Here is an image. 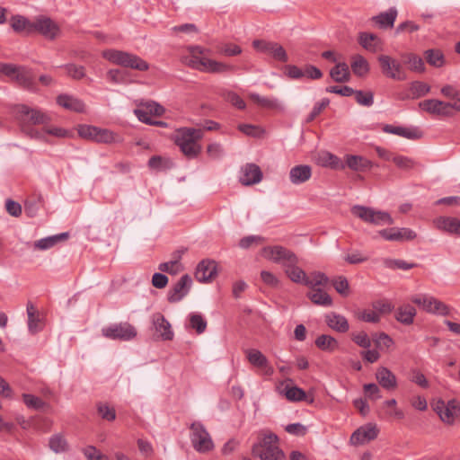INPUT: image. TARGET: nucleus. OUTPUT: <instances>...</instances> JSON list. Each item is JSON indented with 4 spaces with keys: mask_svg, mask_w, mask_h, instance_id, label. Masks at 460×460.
<instances>
[{
    "mask_svg": "<svg viewBox=\"0 0 460 460\" xmlns=\"http://www.w3.org/2000/svg\"><path fill=\"white\" fill-rule=\"evenodd\" d=\"M17 111L22 131L32 138L43 139L45 137L44 134L31 128L29 125H47L50 121V118L41 111L31 109L24 104L19 105Z\"/></svg>",
    "mask_w": 460,
    "mask_h": 460,
    "instance_id": "obj_1",
    "label": "nucleus"
},
{
    "mask_svg": "<svg viewBox=\"0 0 460 460\" xmlns=\"http://www.w3.org/2000/svg\"><path fill=\"white\" fill-rule=\"evenodd\" d=\"M279 438L271 432L264 433L261 440L252 447V454L261 460H285V453L278 446Z\"/></svg>",
    "mask_w": 460,
    "mask_h": 460,
    "instance_id": "obj_2",
    "label": "nucleus"
},
{
    "mask_svg": "<svg viewBox=\"0 0 460 460\" xmlns=\"http://www.w3.org/2000/svg\"><path fill=\"white\" fill-rule=\"evenodd\" d=\"M203 137L201 129L181 128L175 132V144L188 158H195L201 151L198 141Z\"/></svg>",
    "mask_w": 460,
    "mask_h": 460,
    "instance_id": "obj_3",
    "label": "nucleus"
},
{
    "mask_svg": "<svg viewBox=\"0 0 460 460\" xmlns=\"http://www.w3.org/2000/svg\"><path fill=\"white\" fill-rule=\"evenodd\" d=\"M102 57L108 61L131 69L138 71H146L149 65L140 57L122 50L106 49L102 52Z\"/></svg>",
    "mask_w": 460,
    "mask_h": 460,
    "instance_id": "obj_4",
    "label": "nucleus"
},
{
    "mask_svg": "<svg viewBox=\"0 0 460 460\" xmlns=\"http://www.w3.org/2000/svg\"><path fill=\"white\" fill-rule=\"evenodd\" d=\"M351 213L360 218L362 221L375 226L394 224V219L389 213L385 211L376 210L369 207L355 205L351 208Z\"/></svg>",
    "mask_w": 460,
    "mask_h": 460,
    "instance_id": "obj_5",
    "label": "nucleus"
},
{
    "mask_svg": "<svg viewBox=\"0 0 460 460\" xmlns=\"http://www.w3.org/2000/svg\"><path fill=\"white\" fill-rule=\"evenodd\" d=\"M262 255L267 260L280 264L284 269L299 262V259L295 252L281 245L264 247Z\"/></svg>",
    "mask_w": 460,
    "mask_h": 460,
    "instance_id": "obj_6",
    "label": "nucleus"
},
{
    "mask_svg": "<svg viewBox=\"0 0 460 460\" xmlns=\"http://www.w3.org/2000/svg\"><path fill=\"white\" fill-rule=\"evenodd\" d=\"M190 441L194 449L199 453H208L214 448V443L209 433L202 423L193 422L190 427Z\"/></svg>",
    "mask_w": 460,
    "mask_h": 460,
    "instance_id": "obj_7",
    "label": "nucleus"
},
{
    "mask_svg": "<svg viewBox=\"0 0 460 460\" xmlns=\"http://www.w3.org/2000/svg\"><path fill=\"white\" fill-rule=\"evenodd\" d=\"M378 62L382 73L386 77L397 81H404L407 78L406 72L399 60L388 55H381L378 57Z\"/></svg>",
    "mask_w": 460,
    "mask_h": 460,
    "instance_id": "obj_8",
    "label": "nucleus"
},
{
    "mask_svg": "<svg viewBox=\"0 0 460 460\" xmlns=\"http://www.w3.org/2000/svg\"><path fill=\"white\" fill-rule=\"evenodd\" d=\"M102 335L111 340L130 341L137 334V329L128 322L111 324L102 330Z\"/></svg>",
    "mask_w": 460,
    "mask_h": 460,
    "instance_id": "obj_9",
    "label": "nucleus"
},
{
    "mask_svg": "<svg viewBox=\"0 0 460 460\" xmlns=\"http://www.w3.org/2000/svg\"><path fill=\"white\" fill-rule=\"evenodd\" d=\"M252 46L257 51L270 55L278 61L287 62L288 60L286 50L277 42L256 40L252 42Z\"/></svg>",
    "mask_w": 460,
    "mask_h": 460,
    "instance_id": "obj_10",
    "label": "nucleus"
},
{
    "mask_svg": "<svg viewBox=\"0 0 460 460\" xmlns=\"http://www.w3.org/2000/svg\"><path fill=\"white\" fill-rule=\"evenodd\" d=\"M10 79L26 90L32 92L36 91L34 73L32 69L27 66L15 65L14 72Z\"/></svg>",
    "mask_w": 460,
    "mask_h": 460,
    "instance_id": "obj_11",
    "label": "nucleus"
},
{
    "mask_svg": "<svg viewBox=\"0 0 460 460\" xmlns=\"http://www.w3.org/2000/svg\"><path fill=\"white\" fill-rule=\"evenodd\" d=\"M292 379L288 378L285 383H282L278 387L279 394H283L289 402L305 401L308 403H313L314 398L308 399L305 392L296 385H292Z\"/></svg>",
    "mask_w": 460,
    "mask_h": 460,
    "instance_id": "obj_12",
    "label": "nucleus"
},
{
    "mask_svg": "<svg viewBox=\"0 0 460 460\" xmlns=\"http://www.w3.org/2000/svg\"><path fill=\"white\" fill-rule=\"evenodd\" d=\"M59 27L50 18L40 16L33 21V33L38 32L48 40H54L59 34Z\"/></svg>",
    "mask_w": 460,
    "mask_h": 460,
    "instance_id": "obj_13",
    "label": "nucleus"
},
{
    "mask_svg": "<svg viewBox=\"0 0 460 460\" xmlns=\"http://www.w3.org/2000/svg\"><path fill=\"white\" fill-rule=\"evenodd\" d=\"M436 411L440 420L447 424H453L460 417V404L456 400H450L447 404L444 402H438Z\"/></svg>",
    "mask_w": 460,
    "mask_h": 460,
    "instance_id": "obj_14",
    "label": "nucleus"
},
{
    "mask_svg": "<svg viewBox=\"0 0 460 460\" xmlns=\"http://www.w3.org/2000/svg\"><path fill=\"white\" fill-rule=\"evenodd\" d=\"M419 107L428 113L438 116H450L453 110L451 102L438 99L424 100L419 103Z\"/></svg>",
    "mask_w": 460,
    "mask_h": 460,
    "instance_id": "obj_15",
    "label": "nucleus"
},
{
    "mask_svg": "<svg viewBox=\"0 0 460 460\" xmlns=\"http://www.w3.org/2000/svg\"><path fill=\"white\" fill-rule=\"evenodd\" d=\"M192 279L188 274H184L171 288L168 293V301L170 303H177L181 301L190 291Z\"/></svg>",
    "mask_w": 460,
    "mask_h": 460,
    "instance_id": "obj_16",
    "label": "nucleus"
},
{
    "mask_svg": "<svg viewBox=\"0 0 460 460\" xmlns=\"http://www.w3.org/2000/svg\"><path fill=\"white\" fill-rule=\"evenodd\" d=\"M379 234L386 241H411L416 238V233L406 227H392L379 231Z\"/></svg>",
    "mask_w": 460,
    "mask_h": 460,
    "instance_id": "obj_17",
    "label": "nucleus"
},
{
    "mask_svg": "<svg viewBox=\"0 0 460 460\" xmlns=\"http://www.w3.org/2000/svg\"><path fill=\"white\" fill-rule=\"evenodd\" d=\"M217 274V265L215 261L202 260L197 266L195 278L199 282H209Z\"/></svg>",
    "mask_w": 460,
    "mask_h": 460,
    "instance_id": "obj_18",
    "label": "nucleus"
},
{
    "mask_svg": "<svg viewBox=\"0 0 460 460\" xmlns=\"http://www.w3.org/2000/svg\"><path fill=\"white\" fill-rule=\"evenodd\" d=\"M383 131L388 134L397 135L399 137L411 140L420 139L423 136L422 131L417 127H402L385 124L383 127Z\"/></svg>",
    "mask_w": 460,
    "mask_h": 460,
    "instance_id": "obj_19",
    "label": "nucleus"
},
{
    "mask_svg": "<svg viewBox=\"0 0 460 460\" xmlns=\"http://www.w3.org/2000/svg\"><path fill=\"white\" fill-rule=\"evenodd\" d=\"M262 180V172L255 164H246L242 167L240 182L244 186L259 183Z\"/></svg>",
    "mask_w": 460,
    "mask_h": 460,
    "instance_id": "obj_20",
    "label": "nucleus"
},
{
    "mask_svg": "<svg viewBox=\"0 0 460 460\" xmlns=\"http://www.w3.org/2000/svg\"><path fill=\"white\" fill-rule=\"evenodd\" d=\"M378 435V429L376 425L367 424L355 430L351 437L350 442L353 445H362L366 442L375 439Z\"/></svg>",
    "mask_w": 460,
    "mask_h": 460,
    "instance_id": "obj_21",
    "label": "nucleus"
},
{
    "mask_svg": "<svg viewBox=\"0 0 460 460\" xmlns=\"http://www.w3.org/2000/svg\"><path fill=\"white\" fill-rule=\"evenodd\" d=\"M435 227L440 231L460 236V219L454 217H438L434 219Z\"/></svg>",
    "mask_w": 460,
    "mask_h": 460,
    "instance_id": "obj_22",
    "label": "nucleus"
},
{
    "mask_svg": "<svg viewBox=\"0 0 460 460\" xmlns=\"http://www.w3.org/2000/svg\"><path fill=\"white\" fill-rule=\"evenodd\" d=\"M152 323L155 326V332L159 333L164 341H172L173 338V332L170 323L161 313H156L152 316Z\"/></svg>",
    "mask_w": 460,
    "mask_h": 460,
    "instance_id": "obj_23",
    "label": "nucleus"
},
{
    "mask_svg": "<svg viewBox=\"0 0 460 460\" xmlns=\"http://www.w3.org/2000/svg\"><path fill=\"white\" fill-rule=\"evenodd\" d=\"M376 379L384 389L392 391L397 387L396 376L387 367H379L376 372Z\"/></svg>",
    "mask_w": 460,
    "mask_h": 460,
    "instance_id": "obj_24",
    "label": "nucleus"
},
{
    "mask_svg": "<svg viewBox=\"0 0 460 460\" xmlns=\"http://www.w3.org/2000/svg\"><path fill=\"white\" fill-rule=\"evenodd\" d=\"M248 361L254 367L262 368L264 374L270 376L273 368L269 365L267 358L258 349H249L245 351Z\"/></svg>",
    "mask_w": 460,
    "mask_h": 460,
    "instance_id": "obj_25",
    "label": "nucleus"
},
{
    "mask_svg": "<svg viewBox=\"0 0 460 460\" xmlns=\"http://www.w3.org/2000/svg\"><path fill=\"white\" fill-rule=\"evenodd\" d=\"M312 177V167L308 164H298L289 171V181L294 185H300Z\"/></svg>",
    "mask_w": 460,
    "mask_h": 460,
    "instance_id": "obj_26",
    "label": "nucleus"
},
{
    "mask_svg": "<svg viewBox=\"0 0 460 460\" xmlns=\"http://www.w3.org/2000/svg\"><path fill=\"white\" fill-rule=\"evenodd\" d=\"M345 166L352 171L365 172L373 167V163L361 155H346L344 157Z\"/></svg>",
    "mask_w": 460,
    "mask_h": 460,
    "instance_id": "obj_27",
    "label": "nucleus"
},
{
    "mask_svg": "<svg viewBox=\"0 0 460 460\" xmlns=\"http://www.w3.org/2000/svg\"><path fill=\"white\" fill-rule=\"evenodd\" d=\"M358 40L363 49L372 53L379 51L382 48V40L374 33L359 32Z\"/></svg>",
    "mask_w": 460,
    "mask_h": 460,
    "instance_id": "obj_28",
    "label": "nucleus"
},
{
    "mask_svg": "<svg viewBox=\"0 0 460 460\" xmlns=\"http://www.w3.org/2000/svg\"><path fill=\"white\" fill-rule=\"evenodd\" d=\"M200 70L201 72L206 73H227L234 70V66L231 65H227L222 62L216 61L214 59H210L208 58L203 57L202 62L200 63Z\"/></svg>",
    "mask_w": 460,
    "mask_h": 460,
    "instance_id": "obj_29",
    "label": "nucleus"
},
{
    "mask_svg": "<svg viewBox=\"0 0 460 460\" xmlns=\"http://www.w3.org/2000/svg\"><path fill=\"white\" fill-rule=\"evenodd\" d=\"M57 102L61 107L76 111H84L85 105L83 101L68 94H60L57 97Z\"/></svg>",
    "mask_w": 460,
    "mask_h": 460,
    "instance_id": "obj_30",
    "label": "nucleus"
},
{
    "mask_svg": "<svg viewBox=\"0 0 460 460\" xmlns=\"http://www.w3.org/2000/svg\"><path fill=\"white\" fill-rule=\"evenodd\" d=\"M11 27L15 32L25 35L33 34V22L22 15H13L10 20Z\"/></svg>",
    "mask_w": 460,
    "mask_h": 460,
    "instance_id": "obj_31",
    "label": "nucleus"
},
{
    "mask_svg": "<svg viewBox=\"0 0 460 460\" xmlns=\"http://www.w3.org/2000/svg\"><path fill=\"white\" fill-rule=\"evenodd\" d=\"M397 17V10L394 7L390 8L388 11L379 13L378 15L373 16L372 21L380 28V29H389L392 28L394 24V22Z\"/></svg>",
    "mask_w": 460,
    "mask_h": 460,
    "instance_id": "obj_32",
    "label": "nucleus"
},
{
    "mask_svg": "<svg viewBox=\"0 0 460 460\" xmlns=\"http://www.w3.org/2000/svg\"><path fill=\"white\" fill-rule=\"evenodd\" d=\"M306 296L316 305L328 307L332 305L331 296L321 288H311Z\"/></svg>",
    "mask_w": 460,
    "mask_h": 460,
    "instance_id": "obj_33",
    "label": "nucleus"
},
{
    "mask_svg": "<svg viewBox=\"0 0 460 460\" xmlns=\"http://www.w3.org/2000/svg\"><path fill=\"white\" fill-rule=\"evenodd\" d=\"M330 76L337 83L349 82L350 79V72L349 66L344 62H339L330 71Z\"/></svg>",
    "mask_w": 460,
    "mask_h": 460,
    "instance_id": "obj_34",
    "label": "nucleus"
},
{
    "mask_svg": "<svg viewBox=\"0 0 460 460\" xmlns=\"http://www.w3.org/2000/svg\"><path fill=\"white\" fill-rule=\"evenodd\" d=\"M326 323L329 327L339 332H346L349 328L346 317L335 313H332L326 316Z\"/></svg>",
    "mask_w": 460,
    "mask_h": 460,
    "instance_id": "obj_35",
    "label": "nucleus"
},
{
    "mask_svg": "<svg viewBox=\"0 0 460 460\" xmlns=\"http://www.w3.org/2000/svg\"><path fill=\"white\" fill-rule=\"evenodd\" d=\"M68 238V233H61L58 234L41 238L35 242L34 247L39 250H47L56 245L60 241H65Z\"/></svg>",
    "mask_w": 460,
    "mask_h": 460,
    "instance_id": "obj_36",
    "label": "nucleus"
},
{
    "mask_svg": "<svg viewBox=\"0 0 460 460\" xmlns=\"http://www.w3.org/2000/svg\"><path fill=\"white\" fill-rule=\"evenodd\" d=\"M350 66L352 72L359 77L365 76L369 72V64L361 55L352 57Z\"/></svg>",
    "mask_w": 460,
    "mask_h": 460,
    "instance_id": "obj_37",
    "label": "nucleus"
},
{
    "mask_svg": "<svg viewBox=\"0 0 460 460\" xmlns=\"http://www.w3.org/2000/svg\"><path fill=\"white\" fill-rule=\"evenodd\" d=\"M49 447L56 454L65 453L69 449L66 439L60 433L54 434L49 438Z\"/></svg>",
    "mask_w": 460,
    "mask_h": 460,
    "instance_id": "obj_38",
    "label": "nucleus"
},
{
    "mask_svg": "<svg viewBox=\"0 0 460 460\" xmlns=\"http://www.w3.org/2000/svg\"><path fill=\"white\" fill-rule=\"evenodd\" d=\"M329 283V278L321 271L311 272L307 276L305 286L310 288L325 287Z\"/></svg>",
    "mask_w": 460,
    "mask_h": 460,
    "instance_id": "obj_39",
    "label": "nucleus"
},
{
    "mask_svg": "<svg viewBox=\"0 0 460 460\" xmlns=\"http://www.w3.org/2000/svg\"><path fill=\"white\" fill-rule=\"evenodd\" d=\"M286 275L294 283L305 284L307 278L306 273L298 266V263H294L285 269Z\"/></svg>",
    "mask_w": 460,
    "mask_h": 460,
    "instance_id": "obj_40",
    "label": "nucleus"
},
{
    "mask_svg": "<svg viewBox=\"0 0 460 460\" xmlns=\"http://www.w3.org/2000/svg\"><path fill=\"white\" fill-rule=\"evenodd\" d=\"M416 315V309L411 305H405L398 308L396 313V319L403 324H411L414 316Z\"/></svg>",
    "mask_w": 460,
    "mask_h": 460,
    "instance_id": "obj_41",
    "label": "nucleus"
},
{
    "mask_svg": "<svg viewBox=\"0 0 460 460\" xmlns=\"http://www.w3.org/2000/svg\"><path fill=\"white\" fill-rule=\"evenodd\" d=\"M424 57L428 64L432 66L442 67L445 65V57L440 49H428L424 52Z\"/></svg>",
    "mask_w": 460,
    "mask_h": 460,
    "instance_id": "obj_42",
    "label": "nucleus"
},
{
    "mask_svg": "<svg viewBox=\"0 0 460 460\" xmlns=\"http://www.w3.org/2000/svg\"><path fill=\"white\" fill-rule=\"evenodd\" d=\"M66 72V75L74 79V80H81L85 77L86 71L85 67L81 65H77L75 63H68L60 66Z\"/></svg>",
    "mask_w": 460,
    "mask_h": 460,
    "instance_id": "obj_43",
    "label": "nucleus"
},
{
    "mask_svg": "<svg viewBox=\"0 0 460 460\" xmlns=\"http://www.w3.org/2000/svg\"><path fill=\"white\" fill-rule=\"evenodd\" d=\"M315 345L323 351L332 352L338 348V341L330 335L322 334L315 340Z\"/></svg>",
    "mask_w": 460,
    "mask_h": 460,
    "instance_id": "obj_44",
    "label": "nucleus"
},
{
    "mask_svg": "<svg viewBox=\"0 0 460 460\" xmlns=\"http://www.w3.org/2000/svg\"><path fill=\"white\" fill-rule=\"evenodd\" d=\"M430 92V86L421 81H414L410 85V93L412 99H419Z\"/></svg>",
    "mask_w": 460,
    "mask_h": 460,
    "instance_id": "obj_45",
    "label": "nucleus"
},
{
    "mask_svg": "<svg viewBox=\"0 0 460 460\" xmlns=\"http://www.w3.org/2000/svg\"><path fill=\"white\" fill-rule=\"evenodd\" d=\"M410 69L417 73H423L425 71V64L423 59L413 53H409L403 56Z\"/></svg>",
    "mask_w": 460,
    "mask_h": 460,
    "instance_id": "obj_46",
    "label": "nucleus"
},
{
    "mask_svg": "<svg viewBox=\"0 0 460 460\" xmlns=\"http://www.w3.org/2000/svg\"><path fill=\"white\" fill-rule=\"evenodd\" d=\"M250 98L263 108L279 109L280 106L278 99L263 97L258 93H251Z\"/></svg>",
    "mask_w": 460,
    "mask_h": 460,
    "instance_id": "obj_47",
    "label": "nucleus"
},
{
    "mask_svg": "<svg viewBox=\"0 0 460 460\" xmlns=\"http://www.w3.org/2000/svg\"><path fill=\"white\" fill-rule=\"evenodd\" d=\"M190 327L194 329L198 334L203 333L207 329V321L198 313H192L189 315Z\"/></svg>",
    "mask_w": 460,
    "mask_h": 460,
    "instance_id": "obj_48",
    "label": "nucleus"
},
{
    "mask_svg": "<svg viewBox=\"0 0 460 460\" xmlns=\"http://www.w3.org/2000/svg\"><path fill=\"white\" fill-rule=\"evenodd\" d=\"M433 300H436V297L429 295H417L411 298L412 303L416 304L429 314L432 311Z\"/></svg>",
    "mask_w": 460,
    "mask_h": 460,
    "instance_id": "obj_49",
    "label": "nucleus"
},
{
    "mask_svg": "<svg viewBox=\"0 0 460 460\" xmlns=\"http://www.w3.org/2000/svg\"><path fill=\"white\" fill-rule=\"evenodd\" d=\"M352 95L359 105L370 107L374 103V93L371 91L354 90Z\"/></svg>",
    "mask_w": 460,
    "mask_h": 460,
    "instance_id": "obj_50",
    "label": "nucleus"
},
{
    "mask_svg": "<svg viewBox=\"0 0 460 460\" xmlns=\"http://www.w3.org/2000/svg\"><path fill=\"white\" fill-rule=\"evenodd\" d=\"M22 400L28 408L33 410H41L44 407L48 406V404L45 402H43L40 397L31 394H23Z\"/></svg>",
    "mask_w": 460,
    "mask_h": 460,
    "instance_id": "obj_51",
    "label": "nucleus"
},
{
    "mask_svg": "<svg viewBox=\"0 0 460 460\" xmlns=\"http://www.w3.org/2000/svg\"><path fill=\"white\" fill-rule=\"evenodd\" d=\"M116 141L115 134L106 128H97L95 142L111 144Z\"/></svg>",
    "mask_w": 460,
    "mask_h": 460,
    "instance_id": "obj_52",
    "label": "nucleus"
},
{
    "mask_svg": "<svg viewBox=\"0 0 460 460\" xmlns=\"http://www.w3.org/2000/svg\"><path fill=\"white\" fill-rule=\"evenodd\" d=\"M384 264L386 268L389 269H400L403 270H408L416 266L415 263H409L402 260H393V259H385Z\"/></svg>",
    "mask_w": 460,
    "mask_h": 460,
    "instance_id": "obj_53",
    "label": "nucleus"
},
{
    "mask_svg": "<svg viewBox=\"0 0 460 460\" xmlns=\"http://www.w3.org/2000/svg\"><path fill=\"white\" fill-rule=\"evenodd\" d=\"M238 129L243 134L254 137H260L264 133V130L260 127L252 124H240Z\"/></svg>",
    "mask_w": 460,
    "mask_h": 460,
    "instance_id": "obj_54",
    "label": "nucleus"
},
{
    "mask_svg": "<svg viewBox=\"0 0 460 460\" xmlns=\"http://www.w3.org/2000/svg\"><path fill=\"white\" fill-rule=\"evenodd\" d=\"M351 340L363 349H368L371 346V340L365 332H353Z\"/></svg>",
    "mask_w": 460,
    "mask_h": 460,
    "instance_id": "obj_55",
    "label": "nucleus"
},
{
    "mask_svg": "<svg viewBox=\"0 0 460 460\" xmlns=\"http://www.w3.org/2000/svg\"><path fill=\"white\" fill-rule=\"evenodd\" d=\"M84 456L88 460H109V457L102 454L95 447L88 446L83 449Z\"/></svg>",
    "mask_w": 460,
    "mask_h": 460,
    "instance_id": "obj_56",
    "label": "nucleus"
},
{
    "mask_svg": "<svg viewBox=\"0 0 460 460\" xmlns=\"http://www.w3.org/2000/svg\"><path fill=\"white\" fill-rule=\"evenodd\" d=\"M42 202V199L40 196L37 198V199L28 200L24 204V211L26 215L30 217H33L37 215L40 204Z\"/></svg>",
    "mask_w": 460,
    "mask_h": 460,
    "instance_id": "obj_57",
    "label": "nucleus"
},
{
    "mask_svg": "<svg viewBox=\"0 0 460 460\" xmlns=\"http://www.w3.org/2000/svg\"><path fill=\"white\" fill-rule=\"evenodd\" d=\"M330 103L329 99L324 98L321 102H316L306 118V122L313 121Z\"/></svg>",
    "mask_w": 460,
    "mask_h": 460,
    "instance_id": "obj_58",
    "label": "nucleus"
},
{
    "mask_svg": "<svg viewBox=\"0 0 460 460\" xmlns=\"http://www.w3.org/2000/svg\"><path fill=\"white\" fill-rule=\"evenodd\" d=\"M97 128L98 127L83 125L79 127L78 134L83 138L95 141Z\"/></svg>",
    "mask_w": 460,
    "mask_h": 460,
    "instance_id": "obj_59",
    "label": "nucleus"
},
{
    "mask_svg": "<svg viewBox=\"0 0 460 460\" xmlns=\"http://www.w3.org/2000/svg\"><path fill=\"white\" fill-rule=\"evenodd\" d=\"M98 413L99 415L106 420L111 421L116 419L115 410L104 403L98 404Z\"/></svg>",
    "mask_w": 460,
    "mask_h": 460,
    "instance_id": "obj_60",
    "label": "nucleus"
},
{
    "mask_svg": "<svg viewBox=\"0 0 460 460\" xmlns=\"http://www.w3.org/2000/svg\"><path fill=\"white\" fill-rule=\"evenodd\" d=\"M432 311L430 314L441 315V316H447L450 314V308L447 305L443 303L442 301L436 298V300H433V306Z\"/></svg>",
    "mask_w": 460,
    "mask_h": 460,
    "instance_id": "obj_61",
    "label": "nucleus"
},
{
    "mask_svg": "<svg viewBox=\"0 0 460 460\" xmlns=\"http://www.w3.org/2000/svg\"><path fill=\"white\" fill-rule=\"evenodd\" d=\"M142 107L150 114L151 116H161L164 112V108L155 102H146L141 104Z\"/></svg>",
    "mask_w": 460,
    "mask_h": 460,
    "instance_id": "obj_62",
    "label": "nucleus"
},
{
    "mask_svg": "<svg viewBox=\"0 0 460 460\" xmlns=\"http://www.w3.org/2000/svg\"><path fill=\"white\" fill-rule=\"evenodd\" d=\"M332 285L339 294L344 296H348L349 286L345 277L341 276L338 279H334L332 281Z\"/></svg>",
    "mask_w": 460,
    "mask_h": 460,
    "instance_id": "obj_63",
    "label": "nucleus"
},
{
    "mask_svg": "<svg viewBox=\"0 0 460 460\" xmlns=\"http://www.w3.org/2000/svg\"><path fill=\"white\" fill-rule=\"evenodd\" d=\"M364 393L371 400H377L382 397L379 386L376 384L364 385Z\"/></svg>",
    "mask_w": 460,
    "mask_h": 460,
    "instance_id": "obj_64",
    "label": "nucleus"
}]
</instances>
